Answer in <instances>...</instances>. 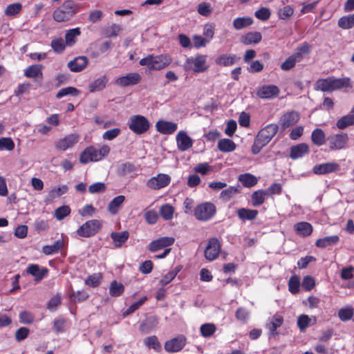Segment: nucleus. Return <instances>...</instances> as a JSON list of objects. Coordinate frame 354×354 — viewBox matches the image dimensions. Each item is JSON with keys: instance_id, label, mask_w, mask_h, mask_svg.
<instances>
[{"instance_id": "1", "label": "nucleus", "mask_w": 354, "mask_h": 354, "mask_svg": "<svg viewBox=\"0 0 354 354\" xmlns=\"http://www.w3.org/2000/svg\"><path fill=\"white\" fill-rule=\"evenodd\" d=\"M279 126L277 124L271 123L261 129L254 138L252 146V153L253 154L259 153L263 147L267 145L277 134Z\"/></svg>"}, {"instance_id": "2", "label": "nucleus", "mask_w": 354, "mask_h": 354, "mask_svg": "<svg viewBox=\"0 0 354 354\" xmlns=\"http://www.w3.org/2000/svg\"><path fill=\"white\" fill-rule=\"evenodd\" d=\"M351 87L349 77L336 78L333 76L319 79L315 84V89L323 92H333L344 88Z\"/></svg>"}, {"instance_id": "3", "label": "nucleus", "mask_w": 354, "mask_h": 354, "mask_svg": "<svg viewBox=\"0 0 354 354\" xmlns=\"http://www.w3.org/2000/svg\"><path fill=\"white\" fill-rule=\"evenodd\" d=\"M80 10L79 6L73 0H66L53 12V19L58 22L70 21Z\"/></svg>"}, {"instance_id": "4", "label": "nucleus", "mask_w": 354, "mask_h": 354, "mask_svg": "<svg viewBox=\"0 0 354 354\" xmlns=\"http://www.w3.org/2000/svg\"><path fill=\"white\" fill-rule=\"evenodd\" d=\"M110 152V147L108 145H103L97 149L93 146L87 147L80 155V162L86 164L89 162H97L106 156Z\"/></svg>"}, {"instance_id": "5", "label": "nucleus", "mask_w": 354, "mask_h": 354, "mask_svg": "<svg viewBox=\"0 0 354 354\" xmlns=\"http://www.w3.org/2000/svg\"><path fill=\"white\" fill-rule=\"evenodd\" d=\"M127 124L129 129L137 135L145 133L151 127L149 120L142 115H132L129 118Z\"/></svg>"}, {"instance_id": "6", "label": "nucleus", "mask_w": 354, "mask_h": 354, "mask_svg": "<svg viewBox=\"0 0 354 354\" xmlns=\"http://www.w3.org/2000/svg\"><path fill=\"white\" fill-rule=\"evenodd\" d=\"M216 207L210 202H205L198 205L194 211L195 218L198 221H207L216 214Z\"/></svg>"}, {"instance_id": "7", "label": "nucleus", "mask_w": 354, "mask_h": 354, "mask_svg": "<svg viewBox=\"0 0 354 354\" xmlns=\"http://www.w3.org/2000/svg\"><path fill=\"white\" fill-rule=\"evenodd\" d=\"M102 226V222L97 219L87 221L76 231L78 236L88 238L95 236Z\"/></svg>"}, {"instance_id": "8", "label": "nucleus", "mask_w": 354, "mask_h": 354, "mask_svg": "<svg viewBox=\"0 0 354 354\" xmlns=\"http://www.w3.org/2000/svg\"><path fill=\"white\" fill-rule=\"evenodd\" d=\"M348 140V134L346 133L330 135L327 138L328 146L331 151L341 150L346 148Z\"/></svg>"}, {"instance_id": "9", "label": "nucleus", "mask_w": 354, "mask_h": 354, "mask_svg": "<svg viewBox=\"0 0 354 354\" xmlns=\"http://www.w3.org/2000/svg\"><path fill=\"white\" fill-rule=\"evenodd\" d=\"M221 250V245L217 238L213 237L208 240V243L204 251L207 260L212 261L217 259Z\"/></svg>"}, {"instance_id": "10", "label": "nucleus", "mask_w": 354, "mask_h": 354, "mask_svg": "<svg viewBox=\"0 0 354 354\" xmlns=\"http://www.w3.org/2000/svg\"><path fill=\"white\" fill-rule=\"evenodd\" d=\"M205 64L206 56L198 55L194 58H188L186 61L185 68L186 70L192 69L195 73H201L207 69Z\"/></svg>"}, {"instance_id": "11", "label": "nucleus", "mask_w": 354, "mask_h": 354, "mask_svg": "<svg viewBox=\"0 0 354 354\" xmlns=\"http://www.w3.org/2000/svg\"><path fill=\"white\" fill-rule=\"evenodd\" d=\"M187 344V338L183 335H179L165 342L164 348L168 353L180 351Z\"/></svg>"}, {"instance_id": "12", "label": "nucleus", "mask_w": 354, "mask_h": 354, "mask_svg": "<svg viewBox=\"0 0 354 354\" xmlns=\"http://www.w3.org/2000/svg\"><path fill=\"white\" fill-rule=\"evenodd\" d=\"M300 119L297 111H291L285 113L279 119V124L282 131L295 124Z\"/></svg>"}, {"instance_id": "13", "label": "nucleus", "mask_w": 354, "mask_h": 354, "mask_svg": "<svg viewBox=\"0 0 354 354\" xmlns=\"http://www.w3.org/2000/svg\"><path fill=\"white\" fill-rule=\"evenodd\" d=\"M48 272L47 268L34 263L29 264L26 269V273L32 276L37 283L42 281L48 275Z\"/></svg>"}, {"instance_id": "14", "label": "nucleus", "mask_w": 354, "mask_h": 354, "mask_svg": "<svg viewBox=\"0 0 354 354\" xmlns=\"http://www.w3.org/2000/svg\"><path fill=\"white\" fill-rule=\"evenodd\" d=\"M283 318L279 314L274 315L268 322L266 328L268 329V337H274L279 335L277 328L281 327L283 324Z\"/></svg>"}, {"instance_id": "15", "label": "nucleus", "mask_w": 354, "mask_h": 354, "mask_svg": "<svg viewBox=\"0 0 354 354\" xmlns=\"http://www.w3.org/2000/svg\"><path fill=\"white\" fill-rule=\"evenodd\" d=\"M171 178L165 174H159L147 181V186L153 189H160L169 185Z\"/></svg>"}, {"instance_id": "16", "label": "nucleus", "mask_w": 354, "mask_h": 354, "mask_svg": "<svg viewBox=\"0 0 354 354\" xmlns=\"http://www.w3.org/2000/svg\"><path fill=\"white\" fill-rule=\"evenodd\" d=\"M280 90L275 85H263L257 90V95L262 99H272L277 97Z\"/></svg>"}, {"instance_id": "17", "label": "nucleus", "mask_w": 354, "mask_h": 354, "mask_svg": "<svg viewBox=\"0 0 354 354\" xmlns=\"http://www.w3.org/2000/svg\"><path fill=\"white\" fill-rule=\"evenodd\" d=\"M80 136L77 133H71L64 138L59 139L55 143V147L62 151H66L69 148L73 147L78 142Z\"/></svg>"}, {"instance_id": "18", "label": "nucleus", "mask_w": 354, "mask_h": 354, "mask_svg": "<svg viewBox=\"0 0 354 354\" xmlns=\"http://www.w3.org/2000/svg\"><path fill=\"white\" fill-rule=\"evenodd\" d=\"M175 239L173 237L163 236L151 241L148 249L151 252H155L162 248L172 245L174 243Z\"/></svg>"}, {"instance_id": "19", "label": "nucleus", "mask_w": 354, "mask_h": 354, "mask_svg": "<svg viewBox=\"0 0 354 354\" xmlns=\"http://www.w3.org/2000/svg\"><path fill=\"white\" fill-rule=\"evenodd\" d=\"M340 166L339 164L330 162L322 164L316 165L313 168V171L317 175H325L339 171Z\"/></svg>"}, {"instance_id": "20", "label": "nucleus", "mask_w": 354, "mask_h": 354, "mask_svg": "<svg viewBox=\"0 0 354 354\" xmlns=\"http://www.w3.org/2000/svg\"><path fill=\"white\" fill-rule=\"evenodd\" d=\"M141 75L138 73H130L125 76L120 77L115 83L122 87L138 84L141 81Z\"/></svg>"}, {"instance_id": "21", "label": "nucleus", "mask_w": 354, "mask_h": 354, "mask_svg": "<svg viewBox=\"0 0 354 354\" xmlns=\"http://www.w3.org/2000/svg\"><path fill=\"white\" fill-rule=\"evenodd\" d=\"M309 152V146L306 143L302 142L290 147L289 156L292 160H297L303 158Z\"/></svg>"}, {"instance_id": "22", "label": "nucleus", "mask_w": 354, "mask_h": 354, "mask_svg": "<svg viewBox=\"0 0 354 354\" xmlns=\"http://www.w3.org/2000/svg\"><path fill=\"white\" fill-rule=\"evenodd\" d=\"M176 142L178 149L181 151L188 150L193 145L192 138L183 131H179L176 135Z\"/></svg>"}, {"instance_id": "23", "label": "nucleus", "mask_w": 354, "mask_h": 354, "mask_svg": "<svg viewBox=\"0 0 354 354\" xmlns=\"http://www.w3.org/2000/svg\"><path fill=\"white\" fill-rule=\"evenodd\" d=\"M156 128L160 133L169 135L177 130L178 126L177 124L172 122L159 120L156 124Z\"/></svg>"}, {"instance_id": "24", "label": "nucleus", "mask_w": 354, "mask_h": 354, "mask_svg": "<svg viewBox=\"0 0 354 354\" xmlns=\"http://www.w3.org/2000/svg\"><path fill=\"white\" fill-rule=\"evenodd\" d=\"M88 60L85 56H79L68 63V67L72 72H80L88 65Z\"/></svg>"}, {"instance_id": "25", "label": "nucleus", "mask_w": 354, "mask_h": 354, "mask_svg": "<svg viewBox=\"0 0 354 354\" xmlns=\"http://www.w3.org/2000/svg\"><path fill=\"white\" fill-rule=\"evenodd\" d=\"M171 62V59L165 55H158L151 57V66L149 70H161L167 66Z\"/></svg>"}, {"instance_id": "26", "label": "nucleus", "mask_w": 354, "mask_h": 354, "mask_svg": "<svg viewBox=\"0 0 354 354\" xmlns=\"http://www.w3.org/2000/svg\"><path fill=\"white\" fill-rule=\"evenodd\" d=\"M114 247L116 248H121L129 238V233L128 231L124 230L122 232H113L110 235Z\"/></svg>"}, {"instance_id": "27", "label": "nucleus", "mask_w": 354, "mask_h": 354, "mask_svg": "<svg viewBox=\"0 0 354 354\" xmlns=\"http://www.w3.org/2000/svg\"><path fill=\"white\" fill-rule=\"evenodd\" d=\"M259 214L257 209H252L248 208H239L236 210V215L238 218L242 221H253Z\"/></svg>"}, {"instance_id": "28", "label": "nucleus", "mask_w": 354, "mask_h": 354, "mask_svg": "<svg viewBox=\"0 0 354 354\" xmlns=\"http://www.w3.org/2000/svg\"><path fill=\"white\" fill-rule=\"evenodd\" d=\"M158 324V319L156 316H150L147 317L140 325V331L147 334L153 330Z\"/></svg>"}, {"instance_id": "29", "label": "nucleus", "mask_w": 354, "mask_h": 354, "mask_svg": "<svg viewBox=\"0 0 354 354\" xmlns=\"http://www.w3.org/2000/svg\"><path fill=\"white\" fill-rule=\"evenodd\" d=\"M262 39V35L261 32H249L241 37L240 41L244 45L257 44L259 43Z\"/></svg>"}, {"instance_id": "30", "label": "nucleus", "mask_w": 354, "mask_h": 354, "mask_svg": "<svg viewBox=\"0 0 354 354\" xmlns=\"http://www.w3.org/2000/svg\"><path fill=\"white\" fill-rule=\"evenodd\" d=\"M125 201V196L119 195L113 198L109 203L107 210L112 215L118 214Z\"/></svg>"}, {"instance_id": "31", "label": "nucleus", "mask_w": 354, "mask_h": 354, "mask_svg": "<svg viewBox=\"0 0 354 354\" xmlns=\"http://www.w3.org/2000/svg\"><path fill=\"white\" fill-rule=\"evenodd\" d=\"M80 35L81 30L79 27L68 30L66 32L64 40L67 46L71 47L74 46L77 42V37L80 36Z\"/></svg>"}, {"instance_id": "32", "label": "nucleus", "mask_w": 354, "mask_h": 354, "mask_svg": "<svg viewBox=\"0 0 354 354\" xmlns=\"http://www.w3.org/2000/svg\"><path fill=\"white\" fill-rule=\"evenodd\" d=\"M295 230L298 234L303 237L310 236L313 230L312 225L308 222H299L295 225Z\"/></svg>"}, {"instance_id": "33", "label": "nucleus", "mask_w": 354, "mask_h": 354, "mask_svg": "<svg viewBox=\"0 0 354 354\" xmlns=\"http://www.w3.org/2000/svg\"><path fill=\"white\" fill-rule=\"evenodd\" d=\"M352 125H354V106L352 108L350 114L342 117L336 122L337 127L342 130Z\"/></svg>"}, {"instance_id": "34", "label": "nucleus", "mask_w": 354, "mask_h": 354, "mask_svg": "<svg viewBox=\"0 0 354 354\" xmlns=\"http://www.w3.org/2000/svg\"><path fill=\"white\" fill-rule=\"evenodd\" d=\"M339 241V237L337 235H333L326 236L322 239H319L315 242V245L319 248H326L328 246L336 245Z\"/></svg>"}, {"instance_id": "35", "label": "nucleus", "mask_w": 354, "mask_h": 354, "mask_svg": "<svg viewBox=\"0 0 354 354\" xmlns=\"http://www.w3.org/2000/svg\"><path fill=\"white\" fill-rule=\"evenodd\" d=\"M235 142L228 138H223L218 140L217 144L218 149L224 153L232 152L236 149Z\"/></svg>"}, {"instance_id": "36", "label": "nucleus", "mask_w": 354, "mask_h": 354, "mask_svg": "<svg viewBox=\"0 0 354 354\" xmlns=\"http://www.w3.org/2000/svg\"><path fill=\"white\" fill-rule=\"evenodd\" d=\"M268 196L265 189H259L254 192L251 195V204L253 207L261 205Z\"/></svg>"}, {"instance_id": "37", "label": "nucleus", "mask_w": 354, "mask_h": 354, "mask_svg": "<svg viewBox=\"0 0 354 354\" xmlns=\"http://www.w3.org/2000/svg\"><path fill=\"white\" fill-rule=\"evenodd\" d=\"M64 247V241L63 239L57 240L52 245H44L42 248V252L46 255H50L57 253Z\"/></svg>"}, {"instance_id": "38", "label": "nucleus", "mask_w": 354, "mask_h": 354, "mask_svg": "<svg viewBox=\"0 0 354 354\" xmlns=\"http://www.w3.org/2000/svg\"><path fill=\"white\" fill-rule=\"evenodd\" d=\"M238 180L242 183L243 187L248 188L254 187L258 183L257 178L250 173L240 174Z\"/></svg>"}, {"instance_id": "39", "label": "nucleus", "mask_w": 354, "mask_h": 354, "mask_svg": "<svg viewBox=\"0 0 354 354\" xmlns=\"http://www.w3.org/2000/svg\"><path fill=\"white\" fill-rule=\"evenodd\" d=\"M42 69L43 66L41 64L31 65L24 71V76L28 78L40 77V79L42 80Z\"/></svg>"}, {"instance_id": "40", "label": "nucleus", "mask_w": 354, "mask_h": 354, "mask_svg": "<svg viewBox=\"0 0 354 354\" xmlns=\"http://www.w3.org/2000/svg\"><path fill=\"white\" fill-rule=\"evenodd\" d=\"M109 79L106 75H103L94 81L88 86L89 91L91 93L103 90L108 83Z\"/></svg>"}, {"instance_id": "41", "label": "nucleus", "mask_w": 354, "mask_h": 354, "mask_svg": "<svg viewBox=\"0 0 354 354\" xmlns=\"http://www.w3.org/2000/svg\"><path fill=\"white\" fill-rule=\"evenodd\" d=\"M239 59V57L236 55L223 54L216 58V63L218 65L229 66L233 65Z\"/></svg>"}, {"instance_id": "42", "label": "nucleus", "mask_w": 354, "mask_h": 354, "mask_svg": "<svg viewBox=\"0 0 354 354\" xmlns=\"http://www.w3.org/2000/svg\"><path fill=\"white\" fill-rule=\"evenodd\" d=\"M301 61V57L299 53H294L288 57L281 64V68L284 71H288L293 68L296 63Z\"/></svg>"}, {"instance_id": "43", "label": "nucleus", "mask_w": 354, "mask_h": 354, "mask_svg": "<svg viewBox=\"0 0 354 354\" xmlns=\"http://www.w3.org/2000/svg\"><path fill=\"white\" fill-rule=\"evenodd\" d=\"M253 19L250 17H237L233 20V27L239 30L250 26L253 24Z\"/></svg>"}, {"instance_id": "44", "label": "nucleus", "mask_w": 354, "mask_h": 354, "mask_svg": "<svg viewBox=\"0 0 354 354\" xmlns=\"http://www.w3.org/2000/svg\"><path fill=\"white\" fill-rule=\"evenodd\" d=\"M311 140L317 146H322L326 142V135L322 129L316 128L311 133Z\"/></svg>"}, {"instance_id": "45", "label": "nucleus", "mask_w": 354, "mask_h": 354, "mask_svg": "<svg viewBox=\"0 0 354 354\" xmlns=\"http://www.w3.org/2000/svg\"><path fill=\"white\" fill-rule=\"evenodd\" d=\"M81 93V91L73 86H68L61 88L56 94L57 99H61L65 96L71 95L77 97Z\"/></svg>"}, {"instance_id": "46", "label": "nucleus", "mask_w": 354, "mask_h": 354, "mask_svg": "<svg viewBox=\"0 0 354 354\" xmlns=\"http://www.w3.org/2000/svg\"><path fill=\"white\" fill-rule=\"evenodd\" d=\"M137 171V167L129 162L121 164L118 168V173L121 176L135 174Z\"/></svg>"}, {"instance_id": "47", "label": "nucleus", "mask_w": 354, "mask_h": 354, "mask_svg": "<svg viewBox=\"0 0 354 354\" xmlns=\"http://www.w3.org/2000/svg\"><path fill=\"white\" fill-rule=\"evenodd\" d=\"M124 291V286L122 283L114 280L111 281L109 286V294L111 297H118L121 296Z\"/></svg>"}, {"instance_id": "48", "label": "nucleus", "mask_w": 354, "mask_h": 354, "mask_svg": "<svg viewBox=\"0 0 354 354\" xmlns=\"http://www.w3.org/2000/svg\"><path fill=\"white\" fill-rule=\"evenodd\" d=\"M338 26L342 29H350L354 27V15L343 16L338 20Z\"/></svg>"}, {"instance_id": "49", "label": "nucleus", "mask_w": 354, "mask_h": 354, "mask_svg": "<svg viewBox=\"0 0 354 354\" xmlns=\"http://www.w3.org/2000/svg\"><path fill=\"white\" fill-rule=\"evenodd\" d=\"M240 192L239 185L230 186L228 188L223 190L220 194V198L225 201H228L232 196Z\"/></svg>"}, {"instance_id": "50", "label": "nucleus", "mask_w": 354, "mask_h": 354, "mask_svg": "<svg viewBox=\"0 0 354 354\" xmlns=\"http://www.w3.org/2000/svg\"><path fill=\"white\" fill-rule=\"evenodd\" d=\"M50 46L56 53H62L67 46L65 41L62 38H55L51 41Z\"/></svg>"}, {"instance_id": "51", "label": "nucleus", "mask_w": 354, "mask_h": 354, "mask_svg": "<svg viewBox=\"0 0 354 354\" xmlns=\"http://www.w3.org/2000/svg\"><path fill=\"white\" fill-rule=\"evenodd\" d=\"M145 344L149 348H153L157 352L161 351V344L156 335L147 337L144 340Z\"/></svg>"}, {"instance_id": "52", "label": "nucleus", "mask_w": 354, "mask_h": 354, "mask_svg": "<svg viewBox=\"0 0 354 354\" xmlns=\"http://www.w3.org/2000/svg\"><path fill=\"white\" fill-rule=\"evenodd\" d=\"M174 208L169 204L162 205L160 208V214L165 220H171L174 216Z\"/></svg>"}, {"instance_id": "53", "label": "nucleus", "mask_w": 354, "mask_h": 354, "mask_svg": "<svg viewBox=\"0 0 354 354\" xmlns=\"http://www.w3.org/2000/svg\"><path fill=\"white\" fill-rule=\"evenodd\" d=\"M22 10V4L20 2L9 4L4 12L5 15L12 17L20 13Z\"/></svg>"}, {"instance_id": "54", "label": "nucleus", "mask_w": 354, "mask_h": 354, "mask_svg": "<svg viewBox=\"0 0 354 354\" xmlns=\"http://www.w3.org/2000/svg\"><path fill=\"white\" fill-rule=\"evenodd\" d=\"M102 277L101 273H94L85 279L84 283L90 287L96 288L100 284Z\"/></svg>"}, {"instance_id": "55", "label": "nucleus", "mask_w": 354, "mask_h": 354, "mask_svg": "<svg viewBox=\"0 0 354 354\" xmlns=\"http://www.w3.org/2000/svg\"><path fill=\"white\" fill-rule=\"evenodd\" d=\"M216 326L212 323L202 324L200 327L201 333L204 337L212 336L216 332Z\"/></svg>"}, {"instance_id": "56", "label": "nucleus", "mask_w": 354, "mask_h": 354, "mask_svg": "<svg viewBox=\"0 0 354 354\" xmlns=\"http://www.w3.org/2000/svg\"><path fill=\"white\" fill-rule=\"evenodd\" d=\"M300 281L297 275L292 276L288 281V290L292 294H297L299 291Z\"/></svg>"}, {"instance_id": "57", "label": "nucleus", "mask_w": 354, "mask_h": 354, "mask_svg": "<svg viewBox=\"0 0 354 354\" xmlns=\"http://www.w3.org/2000/svg\"><path fill=\"white\" fill-rule=\"evenodd\" d=\"M353 309L351 307L342 308L338 311V317L342 322L350 320L353 317Z\"/></svg>"}, {"instance_id": "58", "label": "nucleus", "mask_w": 354, "mask_h": 354, "mask_svg": "<svg viewBox=\"0 0 354 354\" xmlns=\"http://www.w3.org/2000/svg\"><path fill=\"white\" fill-rule=\"evenodd\" d=\"M71 213V208L68 205H62L55 210V217L61 221L68 216Z\"/></svg>"}, {"instance_id": "59", "label": "nucleus", "mask_w": 354, "mask_h": 354, "mask_svg": "<svg viewBox=\"0 0 354 354\" xmlns=\"http://www.w3.org/2000/svg\"><path fill=\"white\" fill-rule=\"evenodd\" d=\"M197 11L201 15L208 17L212 13V8L209 3L203 2L198 4Z\"/></svg>"}, {"instance_id": "60", "label": "nucleus", "mask_w": 354, "mask_h": 354, "mask_svg": "<svg viewBox=\"0 0 354 354\" xmlns=\"http://www.w3.org/2000/svg\"><path fill=\"white\" fill-rule=\"evenodd\" d=\"M15 148V142L10 138H0V150L12 151Z\"/></svg>"}, {"instance_id": "61", "label": "nucleus", "mask_w": 354, "mask_h": 354, "mask_svg": "<svg viewBox=\"0 0 354 354\" xmlns=\"http://www.w3.org/2000/svg\"><path fill=\"white\" fill-rule=\"evenodd\" d=\"M34 315L26 310H24L19 314V322L24 324H30L34 322Z\"/></svg>"}, {"instance_id": "62", "label": "nucleus", "mask_w": 354, "mask_h": 354, "mask_svg": "<svg viewBox=\"0 0 354 354\" xmlns=\"http://www.w3.org/2000/svg\"><path fill=\"white\" fill-rule=\"evenodd\" d=\"M66 320L64 318L55 319L53 322V330L56 333L64 332Z\"/></svg>"}, {"instance_id": "63", "label": "nucleus", "mask_w": 354, "mask_h": 354, "mask_svg": "<svg viewBox=\"0 0 354 354\" xmlns=\"http://www.w3.org/2000/svg\"><path fill=\"white\" fill-rule=\"evenodd\" d=\"M270 11L268 8H261L254 12V16L261 21H266L270 17Z\"/></svg>"}, {"instance_id": "64", "label": "nucleus", "mask_w": 354, "mask_h": 354, "mask_svg": "<svg viewBox=\"0 0 354 354\" xmlns=\"http://www.w3.org/2000/svg\"><path fill=\"white\" fill-rule=\"evenodd\" d=\"M30 330L26 327H21L17 329L15 334V340L20 342L24 340L28 336Z\"/></svg>"}]
</instances>
